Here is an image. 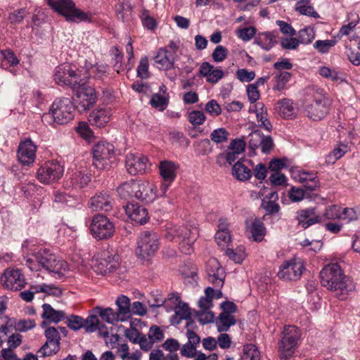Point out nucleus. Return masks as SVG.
<instances>
[{
    "mask_svg": "<svg viewBox=\"0 0 360 360\" xmlns=\"http://www.w3.org/2000/svg\"><path fill=\"white\" fill-rule=\"evenodd\" d=\"M321 285L328 290L337 291L339 296H342L354 290L352 281L342 273L338 263H330L326 265L320 271Z\"/></svg>",
    "mask_w": 360,
    "mask_h": 360,
    "instance_id": "1",
    "label": "nucleus"
},
{
    "mask_svg": "<svg viewBox=\"0 0 360 360\" xmlns=\"http://www.w3.org/2000/svg\"><path fill=\"white\" fill-rule=\"evenodd\" d=\"M319 90L311 86L307 87L302 101L304 114L314 121L323 119L329 113L330 108V101Z\"/></svg>",
    "mask_w": 360,
    "mask_h": 360,
    "instance_id": "2",
    "label": "nucleus"
},
{
    "mask_svg": "<svg viewBox=\"0 0 360 360\" xmlns=\"http://www.w3.org/2000/svg\"><path fill=\"white\" fill-rule=\"evenodd\" d=\"M75 106L69 98H57L53 102L49 112L41 116L47 125H62L68 123L75 117Z\"/></svg>",
    "mask_w": 360,
    "mask_h": 360,
    "instance_id": "3",
    "label": "nucleus"
},
{
    "mask_svg": "<svg viewBox=\"0 0 360 360\" xmlns=\"http://www.w3.org/2000/svg\"><path fill=\"white\" fill-rule=\"evenodd\" d=\"M301 331L295 326H285L278 341V353L281 360H289L295 353L300 342Z\"/></svg>",
    "mask_w": 360,
    "mask_h": 360,
    "instance_id": "4",
    "label": "nucleus"
},
{
    "mask_svg": "<svg viewBox=\"0 0 360 360\" xmlns=\"http://www.w3.org/2000/svg\"><path fill=\"white\" fill-rule=\"evenodd\" d=\"M48 4L68 21L79 22L91 21V13L77 8L72 0H47Z\"/></svg>",
    "mask_w": 360,
    "mask_h": 360,
    "instance_id": "5",
    "label": "nucleus"
},
{
    "mask_svg": "<svg viewBox=\"0 0 360 360\" xmlns=\"http://www.w3.org/2000/svg\"><path fill=\"white\" fill-rule=\"evenodd\" d=\"M34 256L44 268L58 274L59 277L63 276L64 272L68 270L67 262L51 253L49 249H39Z\"/></svg>",
    "mask_w": 360,
    "mask_h": 360,
    "instance_id": "6",
    "label": "nucleus"
},
{
    "mask_svg": "<svg viewBox=\"0 0 360 360\" xmlns=\"http://www.w3.org/2000/svg\"><path fill=\"white\" fill-rule=\"evenodd\" d=\"M115 147L112 144L101 141L96 144L92 150L93 165L100 170H108L112 167L114 159Z\"/></svg>",
    "mask_w": 360,
    "mask_h": 360,
    "instance_id": "7",
    "label": "nucleus"
},
{
    "mask_svg": "<svg viewBox=\"0 0 360 360\" xmlns=\"http://www.w3.org/2000/svg\"><path fill=\"white\" fill-rule=\"evenodd\" d=\"M54 79L58 84L70 86L72 89L84 82L80 72L73 70L69 64H63L56 68Z\"/></svg>",
    "mask_w": 360,
    "mask_h": 360,
    "instance_id": "8",
    "label": "nucleus"
},
{
    "mask_svg": "<svg viewBox=\"0 0 360 360\" xmlns=\"http://www.w3.org/2000/svg\"><path fill=\"white\" fill-rule=\"evenodd\" d=\"M91 233L97 240H104L112 237L115 233V226L110 219L103 214L94 216L90 225Z\"/></svg>",
    "mask_w": 360,
    "mask_h": 360,
    "instance_id": "9",
    "label": "nucleus"
},
{
    "mask_svg": "<svg viewBox=\"0 0 360 360\" xmlns=\"http://www.w3.org/2000/svg\"><path fill=\"white\" fill-rule=\"evenodd\" d=\"M64 167L57 161H49L41 165L37 172V178L44 184L58 181L63 175Z\"/></svg>",
    "mask_w": 360,
    "mask_h": 360,
    "instance_id": "10",
    "label": "nucleus"
},
{
    "mask_svg": "<svg viewBox=\"0 0 360 360\" xmlns=\"http://www.w3.org/2000/svg\"><path fill=\"white\" fill-rule=\"evenodd\" d=\"M82 84H77L75 89L74 96L76 102L78 103L79 110L85 111L92 107L97 100L96 91L91 86H86V77H84Z\"/></svg>",
    "mask_w": 360,
    "mask_h": 360,
    "instance_id": "11",
    "label": "nucleus"
},
{
    "mask_svg": "<svg viewBox=\"0 0 360 360\" xmlns=\"http://www.w3.org/2000/svg\"><path fill=\"white\" fill-rule=\"evenodd\" d=\"M304 269V265L302 259L293 257L285 261L281 265L277 275L283 281H297L301 278Z\"/></svg>",
    "mask_w": 360,
    "mask_h": 360,
    "instance_id": "12",
    "label": "nucleus"
},
{
    "mask_svg": "<svg viewBox=\"0 0 360 360\" xmlns=\"http://www.w3.org/2000/svg\"><path fill=\"white\" fill-rule=\"evenodd\" d=\"M148 158L140 153H129L125 159V167L127 172L131 175H139L144 174L149 167Z\"/></svg>",
    "mask_w": 360,
    "mask_h": 360,
    "instance_id": "13",
    "label": "nucleus"
},
{
    "mask_svg": "<svg viewBox=\"0 0 360 360\" xmlns=\"http://www.w3.org/2000/svg\"><path fill=\"white\" fill-rule=\"evenodd\" d=\"M1 282L3 285L12 290H19L25 285V279L19 269L5 270L1 277Z\"/></svg>",
    "mask_w": 360,
    "mask_h": 360,
    "instance_id": "14",
    "label": "nucleus"
},
{
    "mask_svg": "<svg viewBox=\"0 0 360 360\" xmlns=\"http://www.w3.org/2000/svg\"><path fill=\"white\" fill-rule=\"evenodd\" d=\"M128 218L136 225H143L149 219L148 210L137 202H128L124 207Z\"/></svg>",
    "mask_w": 360,
    "mask_h": 360,
    "instance_id": "15",
    "label": "nucleus"
},
{
    "mask_svg": "<svg viewBox=\"0 0 360 360\" xmlns=\"http://www.w3.org/2000/svg\"><path fill=\"white\" fill-rule=\"evenodd\" d=\"M46 342L42 345L39 352L43 356H51L58 352L60 349V335L55 327H48L45 330Z\"/></svg>",
    "mask_w": 360,
    "mask_h": 360,
    "instance_id": "16",
    "label": "nucleus"
},
{
    "mask_svg": "<svg viewBox=\"0 0 360 360\" xmlns=\"http://www.w3.org/2000/svg\"><path fill=\"white\" fill-rule=\"evenodd\" d=\"M158 196L156 186L148 181L139 179L136 198L146 203L153 202Z\"/></svg>",
    "mask_w": 360,
    "mask_h": 360,
    "instance_id": "17",
    "label": "nucleus"
},
{
    "mask_svg": "<svg viewBox=\"0 0 360 360\" xmlns=\"http://www.w3.org/2000/svg\"><path fill=\"white\" fill-rule=\"evenodd\" d=\"M119 256L112 255L108 249H103L97 256L98 268L101 274H106L115 269L118 265Z\"/></svg>",
    "mask_w": 360,
    "mask_h": 360,
    "instance_id": "18",
    "label": "nucleus"
},
{
    "mask_svg": "<svg viewBox=\"0 0 360 360\" xmlns=\"http://www.w3.org/2000/svg\"><path fill=\"white\" fill-rule=\"evenodd\" d=\"M17 156L23 165H30L35 160L36 146L30 139L21 142L18 146Z\"/></svg>",
    "mask_w": 360,
    "mask_h": 360,
    "instance_id": "19",
    "label": "nucleus"
},
{
    "mask_svg": "<svg viewBox=\"0 0 360 360\" xmlns=\"http://www.w3.org/2000/svg\"><path fill=\"white\" fill-rule=\"evenodd\" d=\"M113 202V198L108 192L101 191L91 198L89 205L94 211L108 212L112 210Z\"/></svg>",
    "mask_w": 360,
    "mask_h": 360,
    "instance_id": "20",
    "label": "nucleus"
},
{
    "mask_svg": "<svg viewBox=\"0 0 360 360\" xmlns=\"http://www.w3.org/2000/svg\"><path fill=\"white\" fill-rule=\"evenodd\" d=\"M295 218L298 224L304 229L322 221V217L316 214V210L313 207L298 210Z\"/></svg>",
    "mask_w": 360,
    "mask_h": 360,
    "instance_id": "21",
    "label": "nucleus"
},
{
    "mask_svg": "<svg viewBox=\"0 0 360 360\" xmlns=\"http://www.w3.org/2000/svg\"><path fill=\"white\" fill-rule=\"evenodd\" d=\"M174 315L172 318V322L175 324H179L182 320H186V328H188L194 324L191 320V311L188 304L179 301L174 308Z\"/></svg>",
    "mask_w": 360,
    "mask_h": 360,
    "instance_id": "22",
    "label": "nucleus"
},
{
    "mask_svg": "<svg viewBox=\"0 0 360 360\" xmlns=\"http://www.w3.org/2000/svg\"><path fill=\"white\" fill-rule=\"evenodd\" d=\"M110 117V108L98 107L89 114L88 120L91 125L102 127L109 122Z\"/></svg>",
    "mask_w": 360,
    "mask_h": 360,
    "instance_id": "23",
    "label": "nucleus"
},
{
    "mask_svg": "<svg viewBox=\"0 0 360 360\" xmlns=\"http://www.w3.org/2000/svg\"><path fill=\"white\" fill-rule=\"evenodd\" d=\"M154 60L157 68L160 70H170L174 67V58L172 54H169V51L167 48L160 49L154 57Z\"/></svg>",
    "mask_w": 360,
    "mask_h": 360,
    "instance_id": "24",
    "label": "nucleus"
},
{
    "mask_svg": "<svg viewBox=\"0 0 360 360\" xmlns=\"http://www.w3.org/2000/svg\"><path fill=\"white\" fill-rule=\"evenodd\" d=\"M139 179H130L123 182L117 188L119 196L122 199L136 198Z\"/></svg>",
    "mask_w": 360,
    "mask_h": 360,
    "instance_id": "25",
    "label": "nucleus"
},
{
    "mask_svg": "<svg viewBox=\"0 0 360 360\" xmlns=\"http://www.w3.org/2000/svg\"><path fill=\"white\" fill-rule=\"evenodd\" d=\"M212 68V65L208 62H203L199 69V73L201 76L206 77L207 82L215 84L224 77L223 70L214 68L212 74H208L210 70Z\"/></svg>",
    "mask_w": 360,
    "mask_h": 360,
    "instance_id": "26",
    "label": "nucleus"
},
{
    "mask_svg": "<svg viewBox=\"0 0 360 360\" xmlns=\"http://www.w3.org/2000/svg\"><path fill=\"white\" fill-rule=\"evenodd\" d=\"M276 37L277 36L274 32H264L258 34L254 43L259 46L262 49L269 51L277 44Z\"/></svg>",
    "mask_w": 360,
    "mask_h": 360,
    "instance_id": "27",
    "label": "nucleus"
},
{
    "mask_svg": "<svg viewBox=\"0 0 360 360\" xmlns=\"http://www.w3.org/2000/svg\"><path fill=\"white\" fill-rule=\"evenodd\" d=\"M137 243V248H158L159 237L155 232L146 231L139 235Z\"/></svg>",
    "mask_w": 360,
    "mask_h": 360,
    "instance_id": "28",
    "label": "nucleus"
},
{
    "mask_svg": "<svg viewBox=\"0 0 360 360\" xmlns=\"http://www.w3.org/2000/svg\"><path fill=\"white\" fill-rule=\"evenodd\" d=\"M160 174L164 181L172 182L176 176V166L174 162L168 160L162 161L159 165Z\"/></svg>",
    "mask_w": 360,
    "mask_h": 360,
    "instance_id": "29",
    "label": "nucleus"
},
{
    "mask_svg": "<svg viewBox=\"0 0 360 360\" xmlns=\"http://www.w3.org/2000/svg\"><path fill=\"white\" fill-rule=\"evenodd\" d=\"M276 110L283 118L292 119L295 117V108L291 99L284 98L279 100L276 103Z\"/></svg>",
    "mask_w": 360,
    "mask_h": 360,
    "instance_id": "30",
    "label": "nucleus"
},
{
    "mask_svg": "<svg viewBox=\"0 0 360 360\" xmlns=\"http://www.w3.org/2000/svg\"><path fill=\"white\" fill-rule=\"evenodd\" d=\"M42 309L43 313L41 317L44 319H47L51 322L57 323L65 319V312L63 311L56 310L49 304H44Z\"/></svg>",
    "mask_w": 360,
    "mask_h": 360,
    "instance_id": "31",
    "label": "nucleus"
},
{
    "mask_svg": "<svg viewBox=\"0 0 360 360\" xmlns=\"http://www.w3.org/2000/svg\"><path fill=\"white\" fill-rule=\"evenodd\" d=\"M118 308V314L121 317V321H126L131 315L130 299L125 295H120L116 300Z\"/></svg>",
    "mask_w": 360,
    "mask_h": 360,
    "instance_id": "32",
    "label": "nucleus"
},
{
    "mask_svg": "<svg viewBox=\"0 0 360 360\" xmlns=\"http://www.w3.org/2000/svg\"><path fill=\"white\" fill-rule=\"evenodd\" d=\"M232 174L238 180L244 181L252 176V172L241 161L238 160L233 165Z\"/></svg>",
    "mask_w": 360,
    "mask_h": 360,
    "instance_id": "33",
    "label": "nucleus"
},
{
    "mask_svg": "<svg viewBox=\"0 0 360 360\" xmlns=\"http://www.w3.org/2000/svg\"><path fill=\"white\" fill-rule=\"evenodd\" d=\"M70 180L73 187L82 188L90 182L91 175L84 171H77L72 174Z\"/></svg>",
    "mask_w": 360,
    "mask_h": 360,
    "instance_id": "34",
    "label": "nucleus"
},
{
    "mask_svg": "<svg viewBox=\"0 0 360 360\" xmlns=\"http://www.w3.org/2000/svg\"><path fill=\"white\" fill-rule=\"evenodd\" d=\"M236 322V320L233 315L229 313H221L216 321L217 330L219 332H226L231 326L235 325Z\"/></svg>",
    "mask_w": 360,
    "mask_h": 360,
    "instance_id": "35",
    "label": "nucleus"
},
{
    "mask_svg": "<svg viewBox=\"0 0 360 360\" xmlns=\"http://www.w3.org/2000/svg\"><path fill=\"white\" fill-rule=\"evenodd\" d=\"M310 0H299L295 5V11L301 15L319 18V14L314 11V7L310 5Z\"/></svg>",
    "mask_w": 360,
    "mask_h": 360,
    "instance_id": "36",
    "label": "nucleus"
},
{
    "mask_svg": "<svg viewBox=\"0 0 360 360\" xmlns=\"http://www.w3.org/2000/svg\"><path fill=\"white\" fill-rule=\"evenodd\" d=\"M252 238L255 241H262L266 232L264 223L260 219L255 218L249 227Z\"/></svg>",
    "mask_w": 360,
    "mask_h": 360,
    "instance_id": "37",
    "label": "nucleus"
},
{
    "mask_svg": "<svg viewBox=\"0 0 360 360\" xmlns=\"http://www.w3.org/2000/svg\"><path fill=\"white\" fill-rule=\"evenodd\" d=\"M96 310L98 311V314L101 319L108 323H114L121 321V317L119 316L117 312H115L112 308L102 309L101 307H96Z\"/></svg>",
    "mask_w": 360,
    "mask_h": 360,
    "instance_id": "38",
    "label": "nucleus"
},
{
    "mask_svg": "<svg viewBox=\"0 0 360 360\" xmlns=\"http://www.w3.org/2000/svg\"><path fill=\"white\" fill-rule=\"evenodd\" d=\"M240 360H260V353L257 347L252 344L245 345Z\"/></svg>",
    "mask_w": 360,
    "mask_h": 360,
    "instance_id": "39",
    "label": "nucleus"
},
{
    "mask_svg": "<svg viewBox=\"0 0 360 360\" xmlns=\"http://www.w3.org/2000/svg\"><path fill=\"white\" fill-rule=\"evenodd\" d=\"M292 74L288 72H279L274 77L275 85L273 86L274 91H281L286 84L290 80Z\"/></svg>",
    "mask_w": 360,
    "mask_h": 360,
    "instance_id": "40",
    "label": "nucleus"
},
{
    "mask_svg": "<svg viewBox=\"0 0 360 360\" xmlns=\"http://www.w3.org/2000/svg\"><path fill=\"white\" fill-rule=\"evenodd\" d=\"M224 254L235 263H242L247 257L245 249H224Z\"/></svg>",
    "mask_w": 360,
    "mask_h": 360,
    "instance_id": "41",
    "label": "nucleus"
},
{
    "mask_svg": "<svg viewBox=\"0 0 360 360\" xmlns=\"http://www.w3.org/2000/svg\"><path fill=\"white\" fill-rule=\"evenodd\" d=\"M230 134L223 127L216 129L210 134V140L216 143H222L226 142Z\"/></svg>",
    "mask_w": 360,
    "mask_h": 360,
    "instance_id": "42",
    "label": "nucleus"
},
{
    "mask_svg": "<svg viewBox=\"0 0 360 360\" xmlns=\"http://www.w3.org/2000/svg\"><path fill=\"white\" fill-rule=\"evenodd\" d=\"M315 37V32L312 27H305L298 32V39L300 44H309Z\"/></svg>",
    "mask_w": 360,
    "mask_h": 360,
    "instance_id": "43",
    "label": "nucleus"
},
{
    "mask_svg": "<svg viewBox=\"0 0 360 360\" xmlns=\"http://www.w3.org/2000/svg\"><path fill=\"white\" fill-rule=\"evenodd\" d=\"M337 43V40L333 39L330 40H317L314 44V48L319 53L323 54L329 52L330 49Z\"/></svg>",
    "mask_w": 360,
    "mask_h": 360,
    "instance_id": "44",
    "label": "nucleus"
},
{
    "mask_svg": "<svg viewBox=\"0 0 360 360\" xmlns=\"http://www.w3.org/2000/svg\"><path fill=\"white\" fill-rule=\"evenodd\" d=\"M99 323V320L96 315H89L86 319H84V328L87 333H93L96 330Z\"/></svg>",
    "mask_w": 360,
    "mask_h": 360,
    "instance_id": "45",
    "label": "nucleus"
},
{
    "mask_svg": "<svg viewBox=\"0 0 360 360\" xmlns=\"http://www.w3.org/2000/svg\"><path fill=\"white\" fill-rule=\"evenodd\" d=\"M65 323L72 330H78L84 327V319L77 315H70L67 318Z\"/></svg>",
    "mask_w": 360,
    "mask_h": 360,
    "instance_id": "46",
    "label": "nucleus"
},
{
    "mask_svg": "<svg viewBox=\"0 0 360 360\" xmlns=\"http://www.w3.org/2000/svg\"><path fill=\"white\" fill-rule=\"evenodd\" d=\"M141 19L143 25L148 30H153L157 27L156 20L152 16L150 15L149 11L146 9H143L142 11Z\"/></svg>",
    "mask_w": 360,
    "mask_h": 360,
    "instance_id": "47",
    "label": "nucleus"
},
{
    "mask_svg": "<svg viewBox=\"0 0 360 360\" xmlns=\"http://www.w3.org/2000/svg\"><path fill=\"white\" fill-rule=\"evenodd\" d=\"M150 76L148 71V60L147 57H143L139 61L137 68V77L141 79H147Z\"/></svg>",
    "mask_w": 360,
    "mask_h": 360,
    "instance_id": "48",
    "label": "nucleus"
},
{
    "mask_svg": "<svg viewBox=\"0 0 360 360\" xmlns=\"http://www.w3.org/2000/svg\"><path fill=\"white\" fill-rule=\"evenodd\" d=\"M214 239L219 246L229 247L231 239L230 232L217 231Z\"/></svg>",
    "mask_w": 360,
    "mask_h": 360,
    "instance_id": "49",
    "label": "nucleus"
},
{
    "mask_svg": "<svg viewBox=\"0 0 360 360\" xmlns=\"http://www.w3.org/2000/svg\"><path fill=\"white\" fill-rule=\"evenodd\" d=\"M131 6L129 2H119L115 6L116 15L119 19L124 20L127 12L131 11Z\"/></svg>",
    "mask_w": 360,
    "mask_h": 360,
    "instance_id": "50",
    "label": "nucleus"
},
{
    "mask_svg": "<svg viewBox=\"0 0 360 360\" xmlns=\"http://www.w3.org/2000/svg\"><path fill=\"white\" fill-rule=\"evenodd\" d=\"M188 121L193 125H200L205 120V116L202 111L193 110L188 113Z\"/></svg>",
    "mask_w": 360,
    "mask_h": 360,
    "instance_id": "51",
    "label": "nucleus"
},
{
    "mask_svg": "<svg viewBox=\"0 0 360 360\" xmlns=\"http://www.w3.org/2000/svg\"><path fill=\"white\" fill-rule=\"evenodd\" d=\"M256 33V28L253 26L239 29L237 30V36L243 40L248 41L250 40Z\"/></svg>",
    "mask_w": 360,
    "mask_h": 360,
    "instance_id": "52",
    "label": "nucleus"
},
{
    "mask_svg": "<svg viewBox=\"0 0 360 360\" xmlns=\"http://www.w3.org/2000/svg\"><path fill=\"white\" fill-rule=\"evenodd\" d=\"M150 103L154 108L164 110L168 105V101L160 94H155L152 96Z\"/></svg>",
    "mask_w": 360,
    "mask_h": 360,
    "instance_id": "53",
    "label": "nucleus"
},
{
    "mask_svg": "<svg viewBox=\"0 0 360 360\" xmlns=\"http://www.w3.org/2000/svg\"><path fill=\"white\" fill-rule=\"evenodd\" d=\"M148 336L150 339L154 341V343L162 341L165 338L162 330L155 325L152 326L150 328Z\"/></svg>",
    "mask_w": 360,
    "mask_h": 360,
    "instance_id": "54",
    "label": "nucleus"
},
{
    "mask_svg": "<svg viewBox=\"0 0 360 360\" xmlns=\"http://www.w3.org/2000/svg\"><path fill=\"white\" fill-rule=\"evenodd\" d=\"M305 190L295 186H292L288 191L289 198L292 202H299L302 200L305 197Z\"/></svg>",
    "mask_w": 360,
    "mask_h": 360,
    "instance_id": "55",
    "label": "nucleus"
},
{
    "mask_svg": "<svg viewBox=\"0 0 360 360\" xmlns=\"http://www.w3.org/2000/svg\"><path fill=\"white\" fill-rule=\"evenodd\" d=\"M227 54V49L221 45H218L212 52V57L214 62L219 63L226 58Z\"/></svg>",
    "mask_w": 360,
    "mask_h": 360,
    "instance_id": "56",
    "label": "nucleus"
},
{
    "mask_svg": "<svg viewBox=\"0 0 360 360\" xmlns=\"http://www.w3.org/2000/svg\"><path fill=\"white\" fill-rule=\"evenodd\" d=\"M25 15L26 11L25 8L18 9L9 13L8 20L12 24H19L22 22Z\"/></svg>",
    "mask_w": 360,
    "mask_h": 360,
    "instance_id": "57",
    "label": "nucleus"
},
{
    "mask_svg": "<svg viewBox=\"0 0 360 360\" xmlns=\"http://www.w3.org/2000/svg\"><path fill=\"white\" fill-rule=\"evenodd\" d=\"M236 77L242 82H249L255 79V73L245 68L238 69L236 71Z\"/></svg>",
    "mask_w": 360,
    "mask_h": 360,
    "instance_id": "58",
    "label": "nucleus"
},
{
    "mask_svg": "<svg viewBox=\"0 0 360 360\" xmlns=\"http://www.w3.org/2000/svg\"><path fill=\"white\" fill-rule=\"evenodd\" d=\"M76 129L77 133L85 139L89 140L93 137V131L85 122H79Z\"/></svg>",
    "mask_w": 360,
    "mask_h": 360,
    "instance_id": "59",
    "label": "nucleus"
},
{
    "mask_svg": "<svg viewBox=\"0 0 360 360\" xmlns=\"http://www.w3.org/2000/svg\"><path fill=\"white\" fill-rule=\"evenodd\" d=\"M205 110L214 117L219 115L221 112L220 105L215 100L213 99L206 103Z\"/></svg>",
    "mask_w": 360,
    "mask_h": 360,
    "instance_id": "60",
    "label": "nucleus"
},
{
    "mask_svg": "<svg viewBox=\"0 0 360 360\" xmlns=\"http://www.w3.org/2000/svg\"><path fill=\"white\" fill-rule=\"evenodd\" d=\"M162 346L166 351H168L171 353L167 356V357L171 354H174V352L179 350L180 348L179 342L177 340L174 338L167 339Z\"/></svg>",
    "mask_w": 360,
    "mask_h": 360,
    "instance_id": "61",
    "label": "nucleus"
},
{
    "mask_svg": "<svg viewBox=\"0 0 360 360\" xmlns=\"http://www.w3.org/2000/svg\"><path fill=\"white\" fill-rule=\"evenodd\" d=\"M262 138V133L259 131H255L250 134L249 140V147L250 149L255 150L261 145Z\"/></svg>",
    "mask_w": 360,
    "mask_h": 360,
    "instance_id": "62",
    "label": "nucleus"
},
{
    "mask_svg": "<svg viewBox=\"0 0 360 360\" xmlns=\"http://www.w3.org/2000/svg\"><path fill=\"white\" fill-rule=\"evenodd\" d=\"M224 269H219L218 271L208 276V280L210 283L214 285L216 287L222 286L224 279Z\"/></svg>",
    "mask_w": 360,
    "mask_h": 360,
    "instance_id": "63",
    "label": "nucleus"
},
{
    "mask_svg": "<svg viewBox=\"0 0 360 360\" xmlns=\"http://www.w3.org/2000/svg\"><path fill=\"white\" fill-rule=\"evenodd\" d=\"M340 207L338 205H332L326 208L324 212V217L327 219L335 220L340 219Z\"/></svg>",
    "mask_w": 360,
    "mask_h": 360,
    "instance_id": "64",
    "label": "nucleus"
}]
</instances>
